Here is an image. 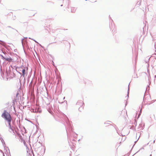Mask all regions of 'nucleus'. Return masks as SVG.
Returning <instances> with one entry per match:
<instances>
[{"mask_svg": "<svg viewBox=\"0 0 156 156\" xmlns=\"http://www.w3.org/2000/svg\"><path fill=\"white\" fill-rule=\"evenodd\" d=\"M2 117L8 122L9 128L12 129L11 126V122L12 120V118L9 113L6 110H4L2 115Z\"/></svg>", "mask_w": 156, "mask_h": 156, "instance_id": "f257e3e1", "label": "nucleus"}, {"mask_svg": "<svg viewBox=\"0 0 156 156\" xmlns=\"http://www.w3.org/2000/svg\"><path fill=\"white\" fill-rule=\"evenodd\" d=\"M76 105L78 108L79 111H81L83 109L84 106L83 101L82 100L78 101L77 102Z\"/></svg>", "mask_w": 156, "mask_h": 156, "instance_id": "f03ea898", "label": "nucleus"}, {"mask_svg": "<svg viewBox=\"0 0 156 156\" xmlns=\"http://www.w3.org/2000/svg\"><path fill=\"white\" fill-rule=\"evenodd\" d=\"M2 58L5 60L8 61L10 62H13V59L10 57L9 58H6L2 56Z\"/></svg>", "mask_w": 156, "mask_h": 156, "instance_id": "7ed1b4c3", "label": "nucleus"}, {"mask_svg": "<svg viewBox=\"0 0 156 156\" xmlns=\"http://www.w3.org/2000/svg\"><path fill=\"white\" fill-rule=\"evenodd\" d=\"M105 125L106 127L110 126V128H112L113 127V126L110 123V122H107L105 123Z\"/></svg>", "mask_w": 156, "mask_h": 156, "instance_id": "20e7f679", "label": "nucleus"}, {"mask_svg": "<svg viewBox=\"0 0 156 156\" xmlns=\"http://www.w3.org/2000/svg\"><path fill=\"white\" fill-rule=\"evenodd\" d=\"M25 69H22V75L23 76H24V75L25 74Z\"/></svg>", "mask_w": 156, "mask_h": 156, "instance_id": "39448f33", "label": "nucleus"}, {"mask_svg": "<svg viewBox=\"0 0 156 156\" xmlns=\"http://www.w3.org/2000/svg\"><path fill=\"white\" fill-rule=\"evenodd\" d=\"M71 9H72V10H73V11H72V12H75V10H74V9H75L74 8H72Z\"/></svg>", "mask_w": 156, "mask_h": 156, "instance_id": "423d86ee", "label": "nucleus"}, {"mask_svg": "<svg viewBox=\"0 0 156 156\" xmlns=\"http://www.w3.org/2000/svg\"><path fill=\"white\" fill-rule=\"evenodd\" d=\"M122 112H123L125 115H127V112H126V111H123Z\"/></svg>", "mask_w": 156, "mask_h": 156, "instance_id": "0eeeda50", "label": "nucleus"}, {"mask_svg": "<svg viewBox=\"0 0 156 156\" xmlns=\"http://www.w3.org/2000/svg\"><path fill=\"white\" fill-rule=\"evenodd\" d=\"M154 142H155V140H154Z\"/></svg>", "mask_w": 156, "mask_h": 156, "instance_id": "6e6552de", "label": "nucleus"}]
</instances>
